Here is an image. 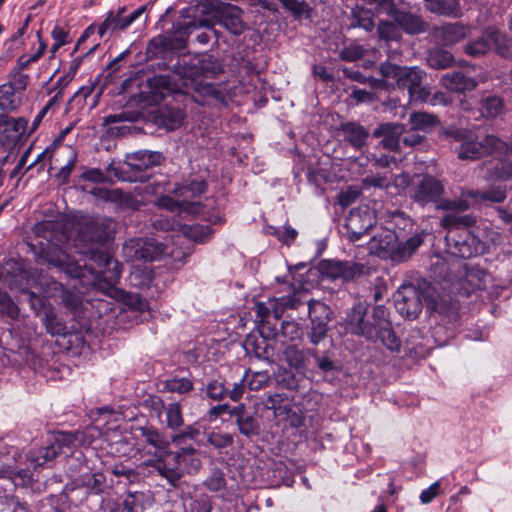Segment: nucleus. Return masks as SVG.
<instances>
[{
	"label": "nucleus",
	"instance_id": "1",
	"mask_svg": "<svg viewBox=\"0 0 512 512\" xmlns=\"http://www.w3.org/2000/svg\"><path fill=\"white\" fill-rule=\"evenodd\" d=\"M104 239L105 235L98 231L95 224L87 225L73 240L75 252L87 258L83 265L80 264L81 260H76L72 256L70 241L63 242L61 239L52 243V246L59 247V254L56 257H49L48 262L64 270L71 277L83 278L88 271L94 275L95 282L99 284L103 282L112 288L121 276V267L111 255L94 249V245Z\"/></svg>",
	"mask_w": 512,
	"mask_h": 512
},
{
	"label": "nucleus",
	"instance_id": "2",
	"mask_svg": "<svg viewBox=\"0 0 512 512\" xmlns=\"http://www.w3.org/2000/svg\"><path fill=\"white\" fill-rule=\"evenodd\" d=\"M142 436L148 444L144 447V451L150 456L142 462V465L151 467L153 469L151 472H157L170 484L175 485L180 479V468L170 463L171 453L167 450V441L154 429H144Z\"/></svg>",
	"mask_w": 512,
	"mask_h": 512
},
{
	"label": "nucleus",
	"instance_id": "3",
	"mask_svg": "<svg viewBox=\"0 0 512 512\" xmlns=\"http://www.w3.org/2000/svg\"><path fill=\"white\" fill-rule=\"evenodd\" d=\"M206 190V183L202 180H191L188 183L180 185L175 188V196L180 198V201H175L169 196L160 197L157 200V206L162 209H166L171 212L186 211L191 214L201 215L203 218L217 222L219 217L215 219L209 216V213L205 212L202 206L198 202L190 201L200 196Z\"/></svg>",
	"mask_w": 512,
	"mask_h": 512
},
{
	"label": "nucleus",
	"instance_id": "4",
	"mask_svg": "<svg viewBox=\"0 0 512 512\" xmlns=\"http://www.w3.org/2000/svg\"><path fill=\"white\" fill-rule=\"evenodd\" d=\"M433 273L435 275L441 276V272L439 270H445V274L443 278L449 282H455L458 284V291L465 294H469L476 289H481L487 278L485 272L478 268H468L465 263L461 260L453 261L447 267V263L440 258H437V261L433 264Z\"/></svg>",
	"mask_w": 512,
	"mask_h": 512
},
{
	"label": "nucleus",
	"instance_id": "5",
	"mask_svg": "<svg viewBox=\"0 0 512 512\" xmlns=\"http://www.w3.org/2000/svg\"><path fill=\"white\" fill-rule=\"evenodd\" d=\"M454 138L461 141L458 149V157L462 160H476L487 154L493 153H512V144L508 146L505 142L493 135H487L481 141H478L472 133L465 130H457Z\"/></svg>",
	"mask_w": 512,
	"mask_h": 512
},
{
	"label": "nucleus",
	"instance_id": "6",
	"mask_svg": "<svg viewBox=\"0 0 512 512\" xmlns=\"http://www.w3.org/2000/svg\"><path fill=\"white\" fill-rule=\"evenodd\" d=\"M491 51L503 57L512 56V41L494 27L486 28L464 46V53L471 57L484 56Z\"/></svg>",
	"mask_w": 512,
	"mask_h": 512
},
{
	"label": "nucleus",
	"instance_id": "7",
	"mask_svg": "<svg viewBox=\"0 0 512 512\" xmlns=\"http://www.w3.org/2000/svg\"><path fill=\"white\" fill-rule=\"evenodd\" d=\"M423 304L433 310L438 309V305L432 296L428 292L421 293L414 285L404 284L399 287L395 294L396 310L408 319L417 317Z\"/></svg>",
	"mask_w": 512,
	"mask_h": 512
},
{
	"label": "nucleus",
	"instance_id": "8",
	"mask_svg": "<svg viewBox=\"0 0 512 512\" xmlns=\"http://www.w3.org/2000/svg\"><path fill=\"white\" fill-rule=\"evenodd\" d=\"M81 441L80 434L59 432L53 435L48 446L30 452L28 460L34 466H44L52 461L58 454H67L71 447Z\"/></svg>",
	"mask_w": 512,
	"mask_h": 512
},
{
	"label": "nucleus",
	"instance_id": "9",
	"mask_svg": "<svg viewBox=\"0 0 512 512\" xmlns=\"http://www.w3.org/2000/svg\"><path fill=\"white\" fill-rule=\"evenodd\" d=\"M166 250V246L154 238L129 239L123 245V254L129 261L158 260Z\"/></svg>",
	"mask_w": 512,
	"mask_h": 512
},
{
	"label": "nucleus",
	"instance_id": "10",
	"mask_svg": "<svg viewBox=\"0 0 512 512\" xmlns=\"http://www.w3.org/2000/svg\"><path fill=\"white\" fill-rule=\"evenodd\" d=\"M193 69L195 71L190 73V75L193 76V88L203 95L218 98L220 94L219 91L212 84L199 79L201 77L213 78L222 71L216 61L211 56H202L195 60Z\"/></svg>",
	"mask_w": 512,
	"mask_h": 512
},
{
	"label": "nucleus",
	"instance_id": "11",
	"mask_svg": "<svg viewBox=\"0 0 512 512\" xmlns=\"http://www.w3.org/2000/svg\"><path fill=\"white\" fill-rule=\"evenodd\" d=\"M382 76L389 84L408 89V92L417 84H421L423 71L417 67H400L391 63H383L380 66Z\"/></svg>",
	"mask_w": 512,
	"mask_h": 512
},
{
	"label": "nucleus",
	"instance_id": "12",
	"mask_svg": "<svg viewBox=\"0 0 512 512\" xmlns=\"http://www.w3.org/2000/svg\"><path fill=\"white\" fill-rule=\"evenodd\" d=\"M506 197L505 190L501 188H495L485 193L478 191H467L462 194L458 200L444 201L438 206L440 209L453 210V211H465L475 204H480L483 201H491L495 203L502 202Z\"/></svg>",
	"mask_w": 512,
	"mask_h": 512
},
{
	"label": "nucleus",
	"instance_id": "13",
	"mask_svg": "<svg viewBox=\"0 0 512 512\" xmlns=\"http://www.w3.org/2000/svg\"><path fill=\"white\" fill-rule=\"evenodd\" d=\"M0 282L6 284L10 289L17 288L19 282V267L12 260L5 263L0 271ZM0 313L15 319L19 315L18 306L12 301L9 295L0 290Z\"/></svg>",
	"mask_w": 512,
	"mask_h": 512
},
{
	"label": "nucleus",
	"instance_id": "14",
	"mask_svg": "<svg viewBox=\"0 0 512 512\" xmlns=\"http://www.w3.org/2000/svg\"><path fill=\"white\" fill-rule=\"evenodd\" d=\"M367 315V307L361 303L353 306L351 312L346 318L347 329L353 334L363 336L368 340H373L378 336V326L380 323H372Z\"/></svg>",
	"mask_w": 512,
	"mask_h": 512
},
{
	"label": "nucleus",
	"instance_id": "15",
	"mask_svg": "<svg viewBox=\"0 0 512 512\" xmlns=\"http://www.w3.org/2000/svg\"><path fill=\"white\" fill-rule=\"evenodd\" d=\"M368 249L371 254L396 261L398 236L393 230L382 228L370 239Z\"/></svg>",
	"mask_w": 512,
	"mask_h": 512
},
{
	"label": "nucleus",
	"instance_id": "16",
	"mask_svg": "<svg viewBox=\"0 0 512 512\" xmlns=\"http://www.w3.org/2000/svg\"><path fill=\"white\" fill-rule=\"evenodd\" d=\"M0 136L8 144H16L29 136L28 121L24 117L0 115Z\"/></svg>",
	"mask_w": 512,
	"mask_h": 512
},
{
	"label": "nucleus",
	"instance_id": "17",
	"mask_svg": "<svg viewBox=\"0 0 512 512\" xmlns=\"http://www.w3.org/2000/svg\"><path fill=\"white\" fill-rule=\"evenodd\" d=\"M374 221V213L367 207L352 210L346 220L349 238L359 240L374 225Z\"/></svg>",
	"mask_w": 512,
	"mask_h": 512
},
{
	"label": "nucleus",
	"instance_id": "18",
	"mask_svg": "<svg viewBox=\"0 0 512 512\" xmlns=\"http://www.w3.org/2000/svg\"><path fill=\"white\" fill-rule=\"evenodd\" d=\"M442 183L432 176H424L413 188L412 198L415 202L424 206L436 202L443 194Z\"/></svg>",
	"mask_w": 512,
	"mask_h": 512
},
{
	"label": "nucleus",
	"instance_id": "19",
	"mask_svg": "<svg viewBox=\"0 0 512 512\" xmlns=\"http://www.w3.org/2000/svg\"><path fill=\"white\" fill-rule=\"evenodd\" d=\"M302 295L303 292L296 291L294 289L293 295L269 299L268 306L264 303H258L257 313L261 318H265L270 312H272L276 318H280L287 308H297V306L302 302Z\"/></svg>",
	"mask_w": 512,
	"mask_h": 512
},
{
	"label": "nucleus",
	"instance_id": "20",
	"mask_svg": "<svg viewBox=\"0 0 512 512\" xmlns=\"http://www.w3.org/2000/svg\"><path fill=\"white\" fill-rule=\"evenodd\" d=\"M216 21L234 35L241 34L246 29L240 8L231 4H222L216 12Z\"/></svg>",
	"mask_w": 512,
	"mask_h": 512
},
{
	"label": "nucleus",
	"instance_id": "21",
	"mask_svg": "<svg viewBox=\"0 0 512 512\" xmlns=\"http://www.w3.org/2000/svg\"><path fill=\"white\" fill-rule=\"evenodd\" d=\"M321 271L331 279L348 281L361 274V266L352 262L324 261L321 264Z\"/></svg>",
	"mask_w": 512,
	"mask_h": 512
},
{
	"label": "nucleus",
	"instance_id": "22",
	"mask_svg": "<svg viewBox=\"0 0 512 512\" xmlns=\"http://www.w3.org/2000/svg\"><path fill=\"white\" fill-rule=\"evenodd\" d=\"M144 9V7H140L129 15H125L126 8L122 7L116 14L110 13L99 27L100 36H103L108 30L115 31L126 29L140 17Z\"/></svg>",
	"mask_w": 512,
	"mask_h": 512
},
{
	"label": "nucleus",
	"instance_id": "23",
	"mask_svg": "<svg viewBox=\"0 0 512 512\" xmlns=\"http://www.w3.org/2000/svg\"><path fill=\"white\" fill-rule=\"evenodd\" d=\"M451 254L460 258H470L484 249L483 242L474 235L466 236L463 240H456L451 236L446 237Z\"/></svg>",
	"mask_w": 512,
	"mask_h": 512
},
{
	"label": "nucleus",
	"instance_id": "24",
	"mask_svg": "<svg viewBox=\"0 0 512 512\" xmlns=\"http://www.w3.org/2000/svg\"><path fill=\"white\" fill-rule=\"evenodd\" d=\"M169 459L171 465L180 468V477L184 472L194 473L201 467L200 456L193 448H183L177 453H171Z\"/></svg>",
	"mask_w": 512,
	"mask_h": 512
},
{
	"label": "nucleus",
	"instance_id": "25",
	"mask_svg": "<svg viewBox=\"0 0 512 512\" xmlns=\"http://www.w3.org/2000/svg\"><path fill=\"white\" fill-rule=\"evenodd\" d=\"M404 133V126L400 124L384 123L375 131V136H382L381 141L384 148L395 150L399 147L400 136Z\"/></svg>",
	"mask_w": 512,
	"mask_h": 512
},
{
	"label": "nucleus",
	"instance_id": "26",
	"mask_svg": "<svg viewBox=\"0 0 512 512\" xmlns=\"http://www.w3.org/2000/svg\"><path fill=\"white\" fill-rule=\"evenodd\" d=\"M441 84L450 91L461 93L471 91L476 87L475 80L467 78L459 72H451L443 75Z\"/></svg>",
	"mask_w": 512,
	"mask_h": 512
},
{
	"label": "nucleus",
	"instance_id": "27",
	"mask_svg": "<svg viewBox=\"0 0 512 512\" xmlns=\"http://www.w3.org/2000/svg\"><path fill=\"white\" fill-rule=\"evenodd\" d=\"M439 34L447 45L455 44L471 35V27L461 23L445 24L439 29Z\"/></svg>",
	"mask_w": 512,
	"mask_h": 512
},
{
	"label": "nucleus",
	"instance_id": "28",
	"mask_svg": "<svg viewBox=\"0 0 512 512\" xmlns=\"http://www.w3.org/2000/svg\"><path fill=\"white\" fill-rule=\"evenodd\" d=\"M22 101L20 94H17L10 84L0 85V110L3 112H13L17 110Z\"/></svg>",
	"mask_w": 512,
	"mask_h": 512
},
{
	"label": "nucleus",
	"instance_id": "29",
	"mask_svg": "<svg viewBox=\"0 0 512 512\" xmlns=\"http://www.w3.org/2000/svg\"><path fill=\"white\" fill-rule=\"evenodd\" d=\"M363 183L365 186H373V187H379V188H385L390 186L392 183L398 187H406L410 183V177L408 174H401L396 176L394 179L392 178V175H376V176H369L366 177L363 180Z\"/></svg>",
	"mask_w": 512,
	"mask_h": 512
},
{
	"label": "nucleus",
	"instance_id": "30",
	"mask_svg": "<svg viewBox=\"0 0 512 512\" xmlns=\"http://www.w3.org/2000/svg\"><path fill=\"white\" fill-rule=\"evenodd\" d=\"M394 14H396L395 18L400 26H402L407 33L417 34L425 30V24L419 17L411 14L399 13L395 6L394 12L390 15L393 16Z\"/></svg>",
	"mask_w": 512,
	"mask_h": 512
},
{
	"label": "nucleus",
	"instance_id": "31",
	"mask_svg": "<svg viewBox=\"0 0 512 512\" xmlns=\"http://www.w3.org/2000/svg\"><path fill=\"white\" fill-rule=\"evenodd\" d=\"M179 231L188 239H191L197 243H204L211 237L212 230L207 225L193 224V225H182Z\"/></svg>",
	"mask_w": 512,
	"mask_h": 512
},
{
	"label": "nucleus",
	"instance_id": "32",
	"mask_svg": "<svg viewBox=\"0 0 512 512\" xmlns=\"http://www.w3.org/2000/svg\"><path fill=\"white\" fill-rule=\"evenodd\" d=\"M425 6L433 13L440 15H457L459 3L457 0H424Z\"/></svg>",
	"mask_w": 512,
	"mask_h": 512
},
{
	"label": "nucleus",
	"instance_id": "33",
	"mask_svg": "<svg viewBox=\"0 0 512 512\" xmlns=\"http://www.w3.org/2000/svg\"><path fill=\"white\" fill-rule=\"evenodd\" d=\"M411 131L427 132L435 127L438 123L437 118L425 112L413 113L409 118Z\"/></svg>",
	"mask_w": 512,
	"mask_h": 512
},
{
	"label": "nucleus",
	"instance_id": "34",
	"mask_svg": "<svg viewBox=\"0 0 512 512\" xmlns=\"http://www.w3.org/2000/svg\"><path fill=\"white\" fill-rule=\"evenodd\" d=\"M453 55L443 49H434L430 51L427 62L430 67L435 69H445L453 63Z\"/></svg>",
	"mask_w": 512,
	"mask_h": 512
},
{
	"label": "nucleus",
	"instance_id": "35",
	"mask_svg": "<svg viewBox=\"0 0 512 512\" xmlns=\"http://www.w3.org/2000/svg\"><path fill=\"white\" fill-rule=\"evenodd\" d=\"M492 179L506 181L512 178V161L498 160L495 165H486Z\"/></svg>",
	"mask_w": 512,
	"mask_h": 512
},
{
	"label": "nucleus",
	"instance_id": "36",
	"mask_svg": "<svg viewBox=\"0 0 512 512\" xmlns=\"http://www.w3.org/2000/svg\"><path fill=\"white\" fill-rule=\"evenodd\" d=\"M423 243L421 235H414L406 240L404 244L398 242L396 261H403L410 257Z\"/></svg>",
	"mask_w": 512,
	"mask_h": 512
},
{
	"label": "nucleus",
	"instance_id": "37",
	"mask_svg": "<svg viewBox=\"0 0 512 512\" xmlns=\"http://www.w3.org/2000/svg\"><path fill=\"white\" fill-rule=\"evenodd\" d=\"M474 218L470 215H462L458 216L454 213L447 214L441 220V225L449 229L450 231L453 229H460L462 227H470L474 223Z\"/></svg>",
	"mask_w": 512,
	"mask_h": 512
},
{
	"label": "nucleus",
	"instance_id": "38",
	"mask_svg": "<svg viewBox=\"0 0 512 512\" xmlns=\"http://www.w3.org/2000/svg\"><path fill=\"white\" fill-rule=\"evenodd\" d=\"M309 316L311 320L329 322L331 319V310L329 306L321 301L311 300L308 302Z\"/></svg>",
	"mask_w": 512,
	"mask_h": 512
},
{
	"label": "nucleus",
	"instance_id": "39",
	"mask_svg": "<svg viewBox=\"0 0 512 512\" xmlns=\"http://www.w3.org/2000/svg\"><path fill=\"white\" fill-rule=\"evenodd\" d=\"M345 138L355 147H361L367 138L365 130L356 124H347L344 126Z\"/></svg>",
	"mask_w": 512,
	"mask_h": 512
},
{
	"label": "nucleus",
	"instance_id": "40",
	"mask_svg": "<svg viewBox=\"0 0 512 512\" xmlns=\"http://www.w3.org/2000/svg\"><path fill=\"white\" fill-rule=\"evenodd\" d=\"M106 478L100 473L85 474L82 476L81 485L87 488L90 492L98 494L102 492L105 487Z\"/></svg>",
	"mask_w": 512,
	"mask_h": 512
},
{
	"label": "nucleus",
	"instance_id": "41",
	"mask_svg": "<svg viewBox=\"0 0 512 512\" xmlns=\"http://www.w3.org/2000/svg\"><path fill=\"white\" fill-rule=\"evenodd\" d=\"M243 378L247 382L248 388L252 391L264 388L270 380V376L266 371L254 372L251 375L246 373Z\"/></svg>",
	"mask_w": 512,
	"mask_h": 512
},
{
	"label": "nucleus",
	"instance_id": "42",
	"mask_svg": "<svg viewBox=\"0 0 512 512\" xmlns=\"http://www.w3.org/2000/svg\"><path fill=\"white\" fill-rule=\"evenodd\" d=\"M134 158L140 160V164H135L138 169H147L158 165L162 160V155L158 152L142 151L135 154Z\"/></svg>",
	"mask_w": 512,
	"mask_h": 512
},
{
	"label": "nucleus",
	"instance_id": "43",
	"mask_svg": "<svg viewBox=\"0 0 512 512\" xmlns=\"http://www.w3.org/2000/svg\"><path fill=\"white\" fill-rule=\"evenodd\" d=\"M503 102L498 97L486 98L481 106V112L486 117H496L503 111Z\"/></svg>",
	"mask_w": 512,
	"mask_h": 512
},
{
	"label": "nucleus",
	"instance_id": "44",
	"mask_svg": "<svg viewBox=\"0 0 512 512\" xmlns=\"http://www.w3.org/2000/svg\"><path fill=\"white\" fill-rule=\"evenodd\" d=\"M166 423L169 428L177 429L182 423L181 408L178 403H171L166 408Z\"/></svg>",
	"mask_w": 512,
	"mask_h": 512
},
{
	"label": "nucleus",
	"instance_id": "45",
	"mask_svg": "<svg viewBox=\"0 0 512 512\" xmlns=\"http://www.w3.org/2000/svg\"><path fill=\"white\" fill-rule=\"evenodd\" d=\"M43 323L47 332L52 335L60 334L65 329L64 324L57 319L55 313L51 309L45 311Z\"/></svg>",
	"mask_w": 512,
	"mask_h": 512
},
{
	"label": "nucleus",
	"instance_id": "46",
	"mask_svg": "<svg viewBox=\"0 0 512 512\" xmlns=\"http://www.w3.org/2000/svg\"><path fill=\"white\" fill-rule=\"evenodd\" d=\"M328 322L324 321H313L311 320V332L309 334V340L312 344H319L327 335Z\"/></svg>",
	"mask_w": 512,
	"mask_h": 512
},
{
	"label": "nucleus",
	"instance_id": "47",
	"mask_svg": "<svg viewBox=\"0 0 512 512\" xmlns=\"http://www.w3.org/2000/svg\"><path fill=\"white\" fill-rule=\"evenodd\" d=\"M68 160L67 163L60 169V171L57 174V178L62 182L65 183L68 178L70 177L71 172L76 166L77 163V153L74 149L68 147Z\"/></svg>",
	"mask_w": 512,
	"mask_h": 512
},
{
	"label": "nucleus",
	"instance_id": "48",
	"mask_svg": "<svg viewBox=\"0 0 512 512\" xmlns=\"http://www.w3.org/2000/svg\"><path fill=\"white\" fill-rule=\"evenodd\" d=\"M165 387L171 392L183 394L189 392L193 388V384L187 378H173L165 382Z\"/></svg>",
	"mask_w": 512,
	"mask_h": 512
},
{
	"label": "nucleus",
	"instance_id": "49",
	"mask_svg": "<svg viewBox=\"0 0 512 512\" xmlns=\"http://www.w3.org/2000/svg\"><path fill=\"white\" fill-rule=\"evenodd\" d=\"M10 74L11 80L6 84H10L15 90H17V94L22 96L23 91L27 87L29 76L20 73L16 66L13 68Z\"/></svg>",
	"mask_w": 512,
	"mask_h": 512
},
{
	"label": "nucleus",
	"instance_id": "50",
	"mask_svg": "<svg viewBox=\"0 0 512 512\" xmlns=\"http://www.w3.org/2000/svg\"><path fill=\"white\" fill-rule=\"evenodd\" d=\"M46 49V45L43 42H40L38 50L32 55H23L18 58L16 67L18 70L27 69L30 64L38 61L44 54Z\"/></svg>",
	"mask_w": 512,
	"mask_h": 512
},
{
	"label": "nucleus",
	"instance_id": "51",
	"mask_svg": "<svg viewBox=\"0 0 512 512\" xmlns=\"http://www.w3.org/2000/svg\"><path fill=\"white\" fill-rule=\"evenodd\" d=\"M284 354H285L286 360L288 361L290 366L298 368L303 365V362H304L303 352L301 350H299L297 347H295L294 345H290V346L286 347Z\"/></svg>",
	"mask_w": 512,
	"mask_h": 512
},
{
	"label": "nucleus",
	"instance_id": "52",
	"mask_svg": "<svg viewBox=\"0 0 512 512\" xmlns=\"http://www.w3.org/2000/svg\"><path fill=\"white\" fill-rule=\"evenodd\" d=\"M237 424L242 434L246 436L257 434L258 425L252 416L238 418Z\"/></svg>",
	"mask_w": 512,
	"mask_h": 512
},
{
	"label": "nucleus",
	"instance_id": "53",
	"mask_svg": "<svg viewBox=\"0 0 512 512\" xmlns=\"http://www.w3.org/2000/svg\"><path fill=\"white\" fill-rule=\"evenodd\" d=\"M283 6L290 10L295 16L301 17L308 13V6L297 0H281Z\"/></svg>",
	"mask_w": 512,
	"mask_h": 512
},
{
	"label": "nucleus",
	"instance_id": "54",
	"mask_svg": "<svg viewBox=\"0 0 512 512\" xmlns=\"http://www.w3.org/2000/svg\"><path fill=\"white\" fill-rule=\"evenodd\" d=\"M282 334L289 340L298 339L301 335L299 325L294 321H285L281 326Z\"/></svg>",
	"mask_w": 512,
	"mask_h": 512
},
{
	"label": "nucleus",
	"instance_id": "55",
	"mask_svg": "<svg viewBox=\"0 0 512 512\" xmlns=\"http://www.w3.org/2000/svg\"><path fill=\"white\" fill-rule=\"evenodd\" d=\"M226 394V389L220 382L213 381L207 386V395L213 400H222Z\"/></svg>",
	"mask_w": 512,
	"mask_h": 512
},
{
	"label": "nucleus",
	"instance_id": "56",
	"mask_svg": "<svg viewBox=\"0 0 512 512\" xmlns=\"http://www.w3.org/2000/svg\"><path fill=\"white\" fill-rule=\"evenodd\" d=\"M378 34L381 39H394L397 37L396 26L390 22H381L378 26Z\"/></svg>",
	"mask_w": 512,
	"mask_h": 512
},
{
	"label": "nucleus",
	"instance_id": "57",
	"mask_svg": "<svg viewBox=\"0 0 512 512\" xmlns=\"http://www.w3.org/2000/svg\"><path fill=\"white\" fill-rule=\"evenodd\" d=\"M208 442L216 448H224L232 443V437L228 434L212 433L208 437Z\"/></svg>",
	"mask_w": 512,
	"mask_h": 512
},
{
	"label": "nucleus",
	"instance_id": "58",
	"mask_svg": "<svg viewBox=\"0 0 512 512\" xmlns=\"http://www.w3.org/2000/svg\"><path fill=\"white\" fill-rule=\"evenodd\" d=\"M440 490V482L436 481L431 484L427 489L420 493V501L422 504H429L438 495Z\"/></svg>",
	"mask_w": 512,
	"mask_h": 512
},
{
	"label": "nucleus",
	"instance_id": "59",
	"mask_svg": "<svg viewBox=\"0 0 512 512\" xmlns=\"http://www.w3.org/2000/svg\"><path fill=\"white\" fill-rule=\"evenodd\" d=\"M430 92L425 87L417 84L413 89L409 91V97L414 102H429Z\"/></svg>",
	"mask_w": 512,
	"mask_h": 512
},
{
	"label": "nucleus",
	"instance_id": "60",
	"mask_svg": "<svg viewBox=\"0 0 512 512\" xmlns=\"http://www.w3.org/2000/svg\"><path fill=\"white\" fill-rule=\"evenodd\" d=\"M358 196L359 191L356 188H348L339 194L338 201L341 206L347 207L352 204Z\"/></svg>",
	"mask_w": 512,
	"mask_h": 512
},
{
	"label": "nucleus",
	"instance_id": "61",
	"mask_svg": "<svg viewBox=\"0 0 512 512\" xmlns=\"http://www.w3.org/2000/svg\"><path fill=\"white\" fill-rule=\"evenodd\" d=\"M168 116L169 119L166 121L165 125L169 130L176 129L184 120V115L181 110H170Z\"/></svg>",
	"mask_w": 512,
	"mask_h": 512
},
{
	"label": "nucleus",
	"instance_id": "62",
	"mask_svg": "<svg viewBox=\"0 0 512 512\" xmlns=\"http://www.w3.org/2000/svg\"><path fill=\"white\" fill-rule=\"evenodd\" d=\"M81 178L83 180H87V181H91V182H95V183H100L105 180V176H104L103 172L97 168L86 169L81 174Z\"/></svg>",
	"mask_w": 512,
	"mask_h": 512
},
{
	"label": "nucleus",
	"instance_id": "63",
	"mask_svg": "<svg viewBox=\"0 0 512 512\" xmlns=\"http://www.w3.org/2000/svg\"><path fill=\"white\" fill-rule=\"evenodd\" d=\"M358 17V25L367 31H370L374 23L372 21V14L370 11L360 10Z\"/></svg>",
	"mask_w": 512,
	"mask_h": 512
},
{
	"label": "nucleus",
	"instance_id": "64",
	"mask_svg": "<svg viewBox=\"0 0 512 512\" xmlns=\"http://www.w3.org/2000/svg\"><path fill=\"white\" fill-rule=\"evenodd\" d=\"M52 36L55 40V43L52 46V53H55L60 46L66 43L67 33L63 29L55 27L52 31Z\"/></svg>",
	"mask_w": 512,
	"mask_h": 512
}]
</instances>
